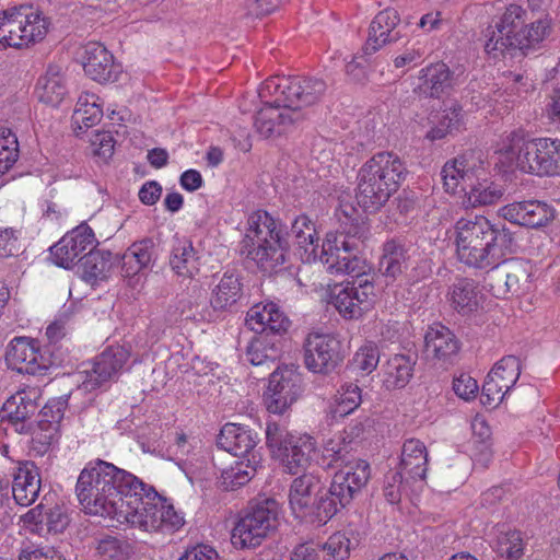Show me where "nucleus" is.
I'll return each instance as SVG.
<instances>
[{"instance_id": "nucleus-19", "label": "nucleus", "mask_w": 560, "mask_h": 560, "mask_svg": "<svg viewBox=\"0 0 560 560\" xmlns=\"http://www.w3.org/2000/svg\"><path fill=\"white\" fill-rule=\"evenodd\" d=\"M95 236L88 225H80L67 233L50 247L54 262L65 269L72 268L77 262H82L84 253L94 247Z\"/></svg>"}, {"instance_id": "nucleus-46", "label": "nucleus", "mask_w": 560, "mask_h": 560, "mask_svg": "<svg viewBox=\"0 0 560 560\" xmlns=\"http://www.w3.org/2000/svg\"><path fill=\"white\" fill-rule=\"evenodd\" d=\"M348 506L330 493V487L326 491H317L310 506L307 520L313 523L326 524L341 509Z\"/></svg>"}, {"instance_id": "nucleus-63", "label": "nucleus", "mask_w": 560, "mask_h": 560, "mask_svg": "<svg viewBox=\"0 0 560 560\" xmlns=\"http://www.w3.org/2000/svg\"><path fill=\"white\" fill-rule=\"evenodd\" d=\"M218 552L208 545H197L187 549L178 560H218Z\"/></svg>"}, {"instance_id": "nucleus-58", "label": "nucleus", "mask_w": 560, "mask_h": 560, "mask_svg": "<svg viewBox=\"0 0 560 560\" xmlns=\"http://www.w3.org/2000/svg\"><path fill=\"white\" fill-rule=\"evenodd\" d=\"M323 549L334 560H345L351 550V540L346 533H335L324 544Z\"/></svg>"}, {"instance_id": "nucleus-32", "label": "nucleus", "mask_w": 560, "mask_h": 560, "mask_svg": "<svg viewBox=\"0 0 560 560\" xmlns=\"http://www.w3.org/2000/svg\"><path fill=\"white\" fill-rule=\"evenodd\" d=\"M243 296L241 275L226 270L211 291L210 305L215 312L229 311Z\"/></svg>"}, {"instance_id": "nucleus-21", "label": "nucleus", "mask_w": 560, "mask_h": 560, "mask_svg": "<svg viewBox=\"0 0 560 560\" xmlns=\"http://www.w3.org/2000/svg\"><path fill=\"white\" fill-rule=\"evenodd\" d=\"M8 364L22 374L43 375L48 370V360L40 353L38 346L27 337H16L7 350Z\"/></svg>"}, {"instance_id": "nucleus-5", "label": "nucleus", "mask_w": 560, "mask_h": 560, "mask_svg": "<svg viewBox=\"0 0 560 560\" xmlns=\"http://www.w3.org/2000/svg\"><path fill=\"white\" fill-rule=\"evenodd\" d=\"M288 249L289 242L280 224L267 211L257 210L248 217L246 233L240 243L242 256L271 275L283 268Z\"/></svg>"}, {"instance_id": "nucleus-4", "label": "nucleus", "mask_w": 560, "mask_h": 560, "mask_svg": "<svg viewBox=\"0 0 560 560\" xmlns=\"http://www.w3.org/2000/svg\"><path fill=\"white\" fill-rule=\"evenodd\" d=\"M408 174L402 160L394 152L374 154L360 168L355 199L368 212L380 210L395 194Z\"/></svg>"}, {"instance_id": "nucleus-3", "label": "nucleus", "mask_w": 560, "mask_h": 560, "mask_svg": "<svg viewBox=\"0 0 560 560\" xmlns=\"http://www.w3.org/2000/svg\"><path fill=\"white\" fill-rule=\"evenodd\" d=\"M141 488H126L110 520L129 524L145 532H174L184 524V518L174 506L163 499L152 486L140 480Z\"/></svg>"}, {"instance_id": "nucleus-7", "label": "nucleus", "mask_w": 560, "mask_h": 560, "mask_svg": "<svg viewBox=\"0 0 560 560\" xmlns=\"http://www.w3.org/2000/svg\"><path fill=\"white\" fill-rule=\"evenodd\" d=\"M326 83L317 78L270 77L259 88L260 98L275 97L277 104L288 107L304 119L303 109L316 104L326 91Z\"/></svg>"}, {"instance_id": "nucleus-15", "label": "nucleus", "mask_w": 560, "mask_h": 560, "mask_svg": "<svg viewBox=\"0 0 560 560\" xmlns=\"http://www.w3.org/2000/svg\"><path fill=\"white\" fill-rule=\"evenodd\" d=\"M129 350L122 346H112L98 354L90 369L80 372L82 381L79 389L92 392L113 382L129 359Z\"/></svg>"}, {"instance_id": "nucleus-35", "label": "nucleus", "mask_w": 560, "mask_h": 560, "mask_svg": "<svg viewBox=\"0 0 560 560\" xmlns=\"http://www.w3.org/2000/svg\"><path fill=\"white\" fill-rule=\"evenodd\" d=\"M294 238L300 249H303L302 260L306 262L315 261L318 257V233L315 222L306 214L295 218L291 225L289 234Z\"/></svg>"}, {"instance_id": "nucleus-44", "label": "nucleus", "mask_w": 560, "mask_h": 560, "mask_svg": "<svg viewBox=\"0 0 560 560\" xmlns=\"http://www.w3.org/2000/svg\"><path fill=\"white\" fill-rule=\"evenodd\" d=\"M37 95L40 102L57 106L67 94V89L58 67H49L37 81Z\"/></svg>"}, {"instance_id": "nucleus-33", "label": "nucleus", "mask_w": 560, "mask_h": 560, "mask_svg": "<svg viewBox=\"0 0 560 560\" xmlns=\"http://www.w3.org/2000/svg\"><path fill=\"white\" fill-rule=\"evenodd\" d=\"M282 351L280 338L266 334L254 337L246 347L245 360L256 368L270 370L276 366Z\"/></svg>"}, {"instance_id": "nucleus-31", "label": "nucleus", "mask_w": 560, "mask_h": 560, "mask_svg": "<svg viewBox=\"0 0 560 560\" xmlns=\"http://www.w3.org/2000/svg\"><path fill=\"white\" fill-rule=\"evenodd\" d=\"M319 486L320 477L315 471L304 472L292 480L289 490V504L296 517L307 518L310 506Z\"/></svg>"}, {"instance_id": "nucleus-22", "label": "nucleus", "mask_w": 560, "mask_h": 560, "mask_svg": "<svg viewBox=\"0 0 560 560\" xmlns=\"http://www.w3.org/2000/svg\"><path fill=\"white\" fill-rule=\"evenodd\" d=\"M555 213L550 205L539 200L513 202L499 210L503 219L530 229L546 226L555 219Z\"/></svg>"}, {"instance_id": "nucleus-8", "label": "nucleus", "mask_w": 560, "mask_h": 560, "mask_svg": "<svg viewBox=\"0 0 560 560\" xmlns=\"http://www.w3.org/2000/svg\"><path fill=\"white\" fill-rule=\"evenodd\" d=\"M369 228L362 221L352 220L351 226L339 235L327 234L326 240L322 244L318 252L319 259L332 275H351L362 276V260L357 256L358 244L351 237L363 238L366 236Z\"/></svg>"}, {"instance_id": "nucleus-62", "label": "nucleus", "mask_w": 560, "mask_h": 560, "mask_svg": "<svg viewBox=\"0 0 560 560\" xmlns=\"http://www.w3.org/2000/svg\"><path fill=\"white\" fill-rule=\"evenodd\" d=\"M280 0H246L244 9L248 16L262 18L279 8Z\"/></svg>"}, {"instance_id": "nucleus-10", "label": "nucleus", "mask_w": 560, "mask_h": 560, "mask_svg": "<svg viewBox=\"0 0 560 560\" xmlns=\"http://www.w3.org/2000/svg\"><path fill=\"white\" fill-rule=\"evenodd\" d=\"M48 25L42 12L30 5L12 7L0 12V50L23 48L42 40Z\"/></svg>"}, {"instance_id": "nucleus-39", "label": "nucleus", "mask_w": 560, "mask_h": 560, "mask_svg": "<svg viewBox=\"0 0 560 560\" xmlns=\"http://www.w3.org/2000/svg\"><path fill=\"white\" fill-rule=\"evenodd\" d=\"M454 310L463 315H468L480 305L482 294L478 284L469 278H457L448 291Z\"/></svg>"}, {"instance_id": "nucleus-42", "label": "nucleus", "mask_w": 560, "mask_h": 560, "mask_svg": "<svg viewBox=\"0 0 560 560\" xmlns=\"http://www.w3.org/2000/svg\"><path fill=\"white\" fill-rule=\"evenodd\" d=\"M158 257L155 243L152 238H143L133 243L124 255L126 275H136L141 269L150 267Z\"/></svg>"}, {"instance_id": "nucleus-14", "label": "nucleus", "mask_w": 560, "mask_h": 560, "mask_svg": "<svg viewBox=\"0 0 560 560\" xmlns=\"http://www.w3.org/2000/svg\"><path fill=\"white\" fill-rule=\"evenodd\" d=\"M343 361L342 345L336 337L312 332L304 343V363L313 373L327 375Z\"/></svg>"}, {"instance_id": "nucleus-27", "label": "nucleus", "mask_w": 560, "mask_h": 560, "mask_svg": "<svg viewBox=\"0 0 560 560\" xmlns=\"http://www.w3.org/2000/svg\"><path fill=\"white\" fill-rule=\"evenodd\" d=\"M399 22L397 11L393 9H386L376 14L370 25L369 37L363 47L364 56L376 52L386 44L398 42L401 38L400 30H396Z\"/></svg>"}, {"instance_id": "nucleus-24", "label": "nucleus", "mask_w": 560, "mask_h": 560, "mask_svg": "<svg viewBox=\"0 0 560 560\" xmlns=\"http://www.w3.org/2000/svg\"><path fill=\"white\" fill-rule=\"evenodd\" d=\"M454 81L446 63H431L419 71L413 93L420 98H441L453 90Z\"/></svg>"}, {"instance_id": "nucleus-13", "label": "nucleus", "mask_w": 560, "mask_h": 560, "mask_svg": "<svg viewBox=\"0 0 560 560\" xmlns=\"http://www.w3.org/2000/svg\"><path fill=\"white\" fill-rule=\"evenodd\" d=\"M545 138H530L523 129L511 131L505 137L504 153L521 172L542 176Z\"/></svg>"}, {"instance_id": "nucleus-25", "label": "nucleus", "mask_w": 560, "mask_h": 560, "mask_svg": "<svg viewBox=\"0 0 560 560\" xmlns=\"http://www.w3.org/2000/svg\"><path fill=\"white\" fill-rule=\"evenodd\" d=\"M265 102L255 116V127L262 137L269 138L279 136L290 126L300 121V115L291 112L288 107L277 104L275 98H261Z\"/></svg>"}, {"instance_id": "nucleus-20", "label": "nucleus", "mask_w": 560, "mask_h": 560, "mask_svg": "<svg viewBox=\"0 0 560 560\" xmlns=\"http://www.w3.org/2000/svg\"><path fill=\"white\" fill-rule=\"evenodd\" d=\"M37 388L22 389L9 397L2 406L0 416L15 427L16 432L27 434L33 429L32 418L38 410Z\"/></svg>"}, {"instance_id": "nucleus-40", "label": "nucleus", "mask_w": 560, "mask_h": 560, "mask_svg": "<svg viewBox=\"0 0 560 560\" xmlns=\"http://www.w3.org/2000/svg\"><path fill=\"white\" fill-rule=\"evenodd\" d=\"M170 266L177 276L184 278H192L199 271L198 256L189 240L176 238L174 241Z\"/></svg>"}, {"instance_id": "nucleus-64", "label": "nucleus", "mask_w": 560, "mask_h": 560, "mask_svg": "<svg viewBox=\"0 0 560 560\" xmlns=\"http://www.w3.org/2000/svg\"><path fill=\"white\" fill-rule=\"evenodd\" d=\"M19 560H65L63 557L51 548L23 549Z\"/></svg>"}, {"instance_id": "nucleus-23", "label": "nucleus", "mask_w": 560, "mask_h": 560, "mask_svg": "<svg viewBox=\"0 0 560 560\" xmlns=\"http://www.w3.org/2000/svg\"><path fill=\"white\" fill-rule=\"evenodd\" d=\"M246 325L259 335L266 334L270 338L281 339L291 322L277 304L270 302L253 306L247 313Z\"/></svg>"}, {"instance_id": "nucleus-51", "label": "nucleus", "mask_w": 560, "mask_h": 560, "mask_svg": "<svg viewBox=\"0 0 560 560\" xmlns=\"http://www.w3.org/2000/svg\"><path fill=\"white\" fill-rule=\"evenodd\" d=\"M335 417H346L354 411L362 402L361 388L353 383L341 386L336 395Z\"/></svg>"}, {"instance_id": "nucleus-17", "label": "nucleus", "mask_w": 560, "mask_h": 560, "mask_svg": "<svg viewBox=\"0 0 560 560\" xmlns=\"http://www.w3.org/2000/svg\"><path fill=\"white\" fill-rule=\"evenodd\" d=\"M301 376L292 369L277 368L269 377L265 397L267 410L282 415L301 395Z\"/></svg>"}, {"instance_id": "nucleus-1", "label": "nucleus", "mask_w": 560, "mask_h": 560, "mask_svg": "<svg viewBox=\"0 0 560 560\" xmlns=\"http://www.w3.org/2000/svg\"><path fill=\"white\" fill-rule=\"evenodd\" d=\"M456 257L474 269L497 267L516 249L514 234L505 226L492 223L485 215L460 218L454 225Z\"/></svg>"}, {"instance_id": "nucleus-52", "label": "nucleus", "mask_w": 560, "mask_h": 560, "mask_svg": "<svg viewBox=\"0 0 560 560\" xmlns=\"http://www.w3.org/2000/svg\"><path fill=\"white\" fill-rule=\"evenodd\" d=\"M96 550L104 560H127L130 556L131 547L124 539L106 536L98 540Z\"/></svg>"}, {"instance_id": "nucleus-50", "label": "nucleus", "mask_w": 560, "mask_h": 560, "mask_svg": "<svg viewBox=\"0 0 560 560\" xmlns=\"http://www.w3.org/2000/svg\"><path fill=\"white\" fill-rule=\"evenodd\" d=\"M490 373L494 378L505 386V392H509L517 382L521 374L520 359L514 355L503 357L495 363Z\"/></svg>"}, {"instance_id": "nucleus-56", "label": "nucleus", "mask_w": 560, "mask_h": 560, "mask_svg": "<svg viewBox=\"0 0 560 560\" xmlns=\"http://www.w3.org/2000/svg\"><path fill=\"white\" fill-rule=\"evenodd\" d=\"M408 479L404 480L402 471L390 470L385 475L383 483V495L390 504L400 502L406 490Z\"/></svg>"}, {"instance_id": "nucleus-34", "label": "nucleus", "mask_w": 560, "mask_h": 560, "mask_svg": "<svg viewBox=\"0 0 560 560\" xmlns=\"http://www.w3.org/2000/svg\"><path fill=\"white\" fill-rule=\"evenodd\" d=\"M409 259L408 248L398 238L386 241L382 247L378 271L385 278L394 281L407 269Z\"/></svg>"}, {"instance_id": "nucleus-48", "label": "nucleus", "mask_w": 560, "mask_h": 560, "mask_svg": "<svg viewBox=\"0 0 560 560\" xmlns=\"http://www.w3.org/2000/svg\"><path fill=\"white\" fill-rule=\"evenodd\" d=\"M441 175L447 191H455L460 184L463 185L462 189L466 190L468 187L466 183L471 178V173L466 168L465 161L460 159L445 163Z\"/></svg>"}, {"instance_id": "nucleus-54", "label": "nucleus", "mask_w": 560, "mask_h": 560, "mask_svg": "<svg viewBox=\"0 0 560 560\" xmlns=\"http://www.w3.org/2000/svg\"><path fill=\"white\" fill-rule=\"evenodd\" d=\"M103 116L101 107L93 100L90 102V95L80 96L73 113L75 124H82L83 127L90 128L96 125Z\"/></svg>"}, {"instance_id": "nucleus-47", "label": "nucleus", "mask_w": 560, "mask_h": 560, "mask_svg": "<svg viewBox=\"0 0 560 560\" xmlns=\"http://www.w3.org/2000/svg\"><path fill=\"white\" fill-rule=\"evenodd\" d=\"M469 190L466 192V203L468 207L477 208L497 203L503 196V189L500 185L483 180L477 184H468Z\"/></svg>"}, {"instance_id": "nucleus-6", "label": "nucleus", "mask_w": 560, "mask_h": 560, "mask_svg": "<svg viewBox=\"0 0 560 560\" xmlns=\"http://www.w3.org/2000/svg\"><path fill=\"white\" fill-rule=\"evenodd\" d=\"M266 445L291 475L306 470L316 462V440L308 434L293 435L284 424L276 421L267 422Z\"/></svg>"}, {"instance_id": "nucleus-61", "label": "nucleus", "mask_w": 560, "mask_h": 560, "mask_svg": "<svg viewBox=\"0 0 560 560\" xmlns=\"http://www.w3.org/2000/svg\"><path fill=\"white\" fill-rule=\"evenodd\" d=\"M495 382L498 381L489 372L482 386V402L491 407H497L509 393L499 389Z\"/></svg>"}, {"instance_id": "nucleus-28", "label": "nucleus", "mask_w": 560, "mask_h": 560, "mask_svg": "<svg viewBox=\"0 0 560 560\" xmlns=\"http://www.w3.org/2000/svg\"><path fill=\"white\" fill-rule=\"evenodd\" d=\"M259 442L258 433L245 425L226 423L221 429L217 445L237 457L248 458L258 453L255 447Z\"/></svg>"}, {"instance_id": "nucleus-43", "label": "nucleus", "mask_w": 560, "mask_h": 560, "mask_svg": "<svg viewBox=\"0 0 560 560\" xmlns=\"http://www.w3.org/2000/svg\"><path fill=\"white\" fill-rule=\"evenodd\" d=\"M416 360L410 355L395 354L384 365L385 384L387 388H402L410 381Z\"/></svg>"}, {"instance_id": "nucleus-53", "label": "nucleus", "mask_w": 560, "mask_h": 560, "mask_svg": "<svg viewBox=\"0 0 560 560\" xmlns=\"http://www.w3.org/2000/svg\"><path fill=\"white\" fill-rule=\"evenodd\" d=\"M19 158V142L11 130L0 129V175L8 172Z\"/></svg>"}, {"instance_id": "nucleus-57", "label": "nucleus", "mask_w": 560, "mask_h": 560, "mask_svg": "<svg viewBox=\"0 0 560 560\" xmlns=\"http://www.w3.org/2000/svg\"><path fill=\"white\" fill-rule=\"evenodd\" d=\"M498 551L506 560H520L524 555V545L520 532H509L499 540Z\"/></svg>"}, {"instance_id": "nucleus-9", "label": "nucleus", "mask_w": 560, "mask_h": 560, "mask_svg": "<svg viewBox=\"0 0 560 560\" xmlns=\"http://www.w3.org/2000/svg\"><path fill=\"white\" fill-rule=\"evenodd\" d=\"M48 25L42 12L30 5L12 7L0 12V50L23 48L42 40Z\"/></svg>"}, {"instance_id": "nucleus-59", "label": "nucleus", "mask_w": 560, "mask_h": 560, "mask_svg": "<svg viewBox=\"0 0 560 560\" xmlns=\"http://www.w3.org/2000/svg\"><path fill=\"white\" fill-rule=\"evenodd\" d=\"M380 361V351L374 345H365L359 349L353 358V363L360 371L370 374Z\"/></svg>"}, {"instance_id": "nucleus-60", "label": "nucleus", "mask_w": 560, "mask_h": 560, "mask_svg": "<svg viewBox=\"0 0 560 560\" xmlns=\"http://www.w3.org/2000/svg\"><path fill=\"white\" fill-rule=\"evenodd\" d=\"M500 261L497 267H489L490 271L485 278L486 287L498 299H505L508 294V281H505L504 269Z\"/></svg>"}, {"instance_id": "nucleus-12", "label": "nucleus", "mask_w": 560, "mask_h": 560, "mask_svg": "<svg viewBox=\"0 0 560 560\" xmlns=\"http://www.w3.org/2000/svg\"><path fill=\"white\" fill-rule=\"evenodd\" d=\"M525 23V11L516 4L509 5L505 11L489 23L482 31L486 54L499 59L505 54L513 55L518 50L520 42L516 31Z\"/></svg>"}, {"instance_id": "nucleus-37", "label": "nucleus", "mask_w": 560, "mask_h": 560, "mask_svg": "<svg viewBox=\"0 0 560 560\" xmlns=\"http://www.w3.org/2000/svg\"><path fill=\"white\" fill-rule=\"evenodd\" d=\"M81 259L80 268L83 280L94 284L108 278L117 256H114L109 250L92 247Z\"/></svg>"}, {"instance_id": "nucleus-16", "label": "nucleus", "mask_w": 560, "mask_h": 560, "mask_svg": "<svg viewBox=\"0 0 560 560\" xmlns=\"http://www.w3.org/2000/svg\"><path fill=\"white\" fill-rule=\"evenodd\" d=\"M374 284L366 276H359L346 285H336L332 292V304L347 319H354L372 305Z\"/></svg>"}, {"instance_id": "nucleus-11", "label": "nucleus", "mask_w": 560, "mask_h": 560, "mask_svg": "<svg viewBox=\"0 0 560 560\" xmlns=\"http://www.w3.org/2000/svg\"><path fill=\"white\" fill-rule=\"evenodd\" d=\"M278 515L279 506L273 499L252 505L234 525L231 535L232 544L240 549L260 546L277 529Z\"/></svg>"}, {"instance_id": "nucleus-45", "label": "nucleus", "mask_w": 560, "mask_h": 560, "mask_svg": "<svg viewBox=\"0 0 560 560\" xmlns=\"http://www.w3.org/2000/svg\"><path fill=\"white\" fill-rule=\"evenodd\" d=\"M552 31V22L548 14L538 18L527 25H523L516 31L520 42L518 50L525 52L530 48H535L545 40Z\"/></svg>"}, {"instance_id": "nucleus-2", "label": "nucleus", "mask_w": 560, "mask_h": 560, "mask_svg": "<svg viewBox=\"0 0 560 560\" xmlns=\"http://www.w3.org/2000/svg\"><path fill=\"white\" fill-rule=\"evenodd\" d=\"M132 485L136 489L142 487L135 475L98 459L80 472L75 492L85 513L109 518L126 488Z\"/></svg>"}, {"instance_id": "nucleus-18", "label": "nucleus", "mask_w": 560, "mask_h": 560, "mask_svg": "<svg viewBox=\"0 0 560 560\" xmlns=\"http://www.w3.org/2000/svg\"><path fill=\"white\" fill-rule=\"evenodd\" d=\"M370 478L371 467L364 459L354 460L350 465H342L332 476L330 493L339 502L349 505L365 488Z\"/></svg>"}, {"instance_id": "nucleus-26", "label": "nucleus", "mask_w": 560, "mask_h": 560, "mask_svg": "<svg viewBox=\"0 0 560 560\" xmlns=\"http://www.w3.org/2000/svg\"><path fill=\"white\" fill-rule=\"evenodd\" d=\"M83 69L92 80L105 83L115 81L120 72V66L114 62V56L97 42L84 46Z\"/></svg>"}, {"instance_id": "nucleus-36", "label": "nucleus", "mask_w": 560, "mask_h": 560, "mask_svg": "<svg viewBox=\"0 0 560 560\" xmlns=\"http://www.w3.org/2000/svg\"><path fill=\"white\" fill-rule=\"evenodd\" d=\"M427 447L420 440H406L401 448L400 470L412 480H424L428 470Z\"/></svg>"}, {"instance_id": "nucleus-29", "label": "nucleus", "mask_w": 560, "mask_h": 560, "mask_svg": "<svg viewBox=\"0 0 560 560\" xmlns=\"http://www.w3.org/2000/svg\"><path fill=\"white\" fill-rule=\"evenodd\" d=\"M39 468L34 462H20L13 474L12 493L21 506L32 505L40 491Z\"/></svg>"}, {"instance_id": "nucleus-41", "label": "nucleus", "mask_w": 560, "mask_h": 560, "mask_svg": "<svg viewBox=\"0 0 560 560\" xmlns=\"http://www.w3.org/2000/svg\"><path fill=\"white\" fill-rule=\"evenodd\" d=\"M261 467V455L252 453V457L235 462L234 465L224 469L221 474V487L226 491H233L236 488L246 485Z\"/></svg>"}, {"instance_id": "nucleus-49", "label": "nucleus", "mask_w": 560, "mask_h": 560, "mask_svg": "<svg viewBox=\"0 0 560 560\" xmlns=\"http://www.w3.org/2000/svg\"><path fill=\"white\" fill-rule=\"evenodd\" d=\"M503 265L505 281H508V294H518L529 278L528 264L524 260L514 259Z\"/></svg>"}, {"instance_id": "nucleus-30", "label": "nucleus", "mask_w": 560, "mask_h": 560, "mask_svg": "<svg viewBox=\"0 0 560 560\" xmlns=\"http://www.w3.org/2000/svg\"><path fill=\"white\" fill-rule=\"evenodd\" d=\"M459 351V341L450 328L442 324L429 327L424 336V353L442 363H452Z\"/></svg>"}, {"instance_id": "nucleus-55", "label": "nucleus", "mask_w": 560, "mask_h": 560, "mask_svg": "<svg viewBox=\"0 0 560 560\" xmlns=\"http://www.w3.org/2000/svg\"><path fill=\"white\" fill-rule=\"evenodd\" d=\"M545 150L544 161L541 163L544 170L542 176H558L560 175V140L545 138L542 141Z\"/></svg>"}, {"instance_id": "nucleus-38", "label": "nucleus", "mask_w": 560, "mask_h": 560, "mask_svg": "<svg viewBox=\"0 0 560 560\" xmlns=\"http://www.w3.org/2000/svg\"><path fill=\"white\" fill-rule=\"evenodd\" d=\"M360 458L351 453L350 442L341 435L327 440L322 450H317L316 464L325 469L340 468Z\"/></svg>"}]
</instances>
